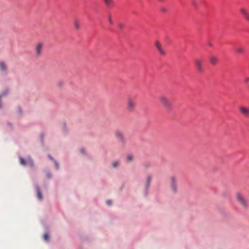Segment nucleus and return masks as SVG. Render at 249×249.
Here are the masks:
<instances>
[{
    "label": "nucleus",
    "instance_id": "1",
    "mask_svg": "<svg viewBox=\"0 0 249 249\" xmlns=\"http://www.w3.org/2000/svg\"><path fill=\"white\" fill-rule=\"evenodd\" d=\"M235 199L237 202L244 209L249 208V203L245 195L240 193L237 192L235 194Z\"/></svg>",
    "mask_w": 249,
    "mask_h": 249
},
{
    "label": "nucleus",
    "instance_id": "2",
    "mask_svg": "<svg viewBox=\"0 0 249 249\" xmlns=\"http://www.w3.org/2000/svg\"><path fill=\"white\" fill-rule=\"evenodd\" d=\"M159 102L166 109H171L172 105L170 101L165 96H161L159 98Z\"/></svg>",
    "mask_w": 249,
    "mask_h": 249
},
{
    "label": "nucleus",
    "instance_id": "3",
    "mask_svg": "<svg viewBox=\"0 0 249 249\" xmlns=\"http://www.w3.org/2000/svg\"><path fill=\"white\" fill-rule=\"evenodd\" d=\"M136 107V103L132 97H128L126 102V110L129 112H133Z\"/></svg>",
    "mask_w": 249,
    "mask_h": 249
},
{
    "label": "nucleus",
    "instance_id": "4",
    "mask_svg": "<svg viewBox=\"0 0 249 249\" xmlns=\"http://www.w3.org/2000/svg\"><path fill=\"white\" fill-rule=\"evenodd\" d=\"M43 45L41 42L37 43L35 47V56L36 58L39 57L41 55Z\"/></svg>",
    "mask_w": 249,
    "mask_h": 249
},
{
    "label": "nucleus",
    "instance_id": "5",
    "mask_svg": "<svg viewBox=\"0 0 249 249\" xmlns=\"http://www.w3.org/2000/svg\"><path fill=\"white\" fill-rule=\"evenodd\" d=\"M239 110L243 116L246 118H249V107L241 106L239 107Z\"/></svg>",
    "mask_w": 249,
    "mask_h": 249
},
{
    "label": "nucleus",
    "instance_id": "6",
    "mask_svg": "<svg viewBox=\"0 0 249 249\" xmlns=\"http://www.w3.org/2000/svg\"><path fill=\"white\" fill-rule=\"evenodd\" d=\"M203 61L202 60L196 58L195 60V65L196 67V70L199 72H202L204 71V69L203 68Z\"/></svg>",
    "mask_w": 249,
    "mask_h": 249
},
{
    "label": "nucleus",
    "instance_id": "7",
    "mask_svg": "<svg viewBox=\"0 0 249 249\" xmlns=\"http://www.w3.org/2000/svg\"><path fill=\"white\" fill-rule=\"evenodd\" d=\"M170 188L174 193H176L177 192V178L174 176L171 177Z\"/></svg>",
    "mask_w": 249,
    "mask_h": 249
},
{
    "label": "nucleus",
    "instance_id": "8",
    "mask_svg": "<svg viewBox=\"0 0 249 249\" xmlns=\"http://www.w3.org/2000/svg\"><path fill=\"white\" fill-rule=\"evenodd\" d=\"M157 50L159 52L160 54L162 56H165L167 54L166 50L163 47L161 44L159 42L157 41Z\"/></svg>",
    "mask_w": 249,
    "mask_h": 249
},
{
    "label": "nucleus",
    "instance_id": "9",
    "mask_svg": "<svg viewBox=\"0 0 249 249\" xmlns=\"http://www.w3.org/2000/svg\"><path fill=\"white\" fill-rule=\"evenodd\" d=\"M239 11L244 19L249 22V11L243 7L240 8Z\"/></svg>",
    "mask_w": 249,
    "mask_h": 249
},
{
    "label": "nucleus",
    "instance_id": "10",
    "mask_svg": "<svg viewBox=\"0 0 249 249\" xmlns=\"http://www.w3.org/2000/svg\"><path fill=\"white\" fill-rule=\"evenodd\" d=\"M103 1L106 6L109 9H111L115 6L113 0H103Z\"/></svg>",
    "mask_w": 249,
    "mask_h": 249
},
{
    "label": "nucleus",
    "instance_id": "11",
    "mask_svg": "<svg viewBox=\"0 0 249 249\" xmlns=\"http://www.w3.org/2000/svg\"><path fill=\"white\" fill-rule=\"evenodd\" d=\"M116 137L122 142H124V140L123 134L119 131H117L115 133Z\"/></svg>",
    "mask_w": 249,
    "mask_h": 249
},
{
    "label": "nucleus",
    "instance_id": "12",
    "mask_svg": "<svg viewBox=\"0 0 249 249\" xmlns=\"http://www.w3.org/2000/svg\"><path fill=\"white\" fill-rule=\"evenodd\" d=\"M209 59H210V63L213 65H216L218 62V58L216 56H214V55L211 56L209 57Z\"/></svg>",
    "mask_w": 249,
    "mask_h": 249
},
{
    "label": "nucleus",
    "instance_id": "13",
    "mask_svg": "<svg viewBox=\"0 0 249 249\" xmlns=\"http://www.w3.org/2000/svg\"><path fill=\"white\" fill-rule=\"evenodd\" d=\"M7 69V67L6 64L3 62H0V70L1 71H6Z\"/></svg>",
    "mask_w": 249,
    "mask_h": 249
},
{
    "label": "nucleus",
    "instance_id": "14",
    "mask_svg": "<svg viewBox=\"0 0 249 249\" xmlns=\"http://www.w3.org/2000/svg\"><path fill=\"white\" fill-rule=\"evenodd\" d=\"M74 25L76 30H79L81 29L80 23L77 19L74 20Z\"/></svg>",
    "mask_w": 249,
    "mask_h": 249
},
{
    "label": "nucleus",
    "instance_id": "15",
    "mask_svg": "<svg viewBox=\"0 0 249 249\" xmlns=\"http://www.w3.org/2000/svg\"><path fill=\"white\" fill-rule=\"evenodd\" d=\"M235 52L238 53V54H242V53H243L244 52V50L243 48L242 47H236L235 49Z\"/></svg>",
    "mask_w": 249,
    "mask_h": 249
},
{
    "label": "nucleus",
    "instance_id": "16",
    "mask_svg": "<svg viewBox=\"0 0 249 249\" xmlns=\"http://www.w3.org/2000/svg\"><path fill=\"white\" fill-rule=\"evenodd\" d=\"M36 191L37 193V197L39 199L41 200L42 199V196L40 190L38 187H36Z\"/></svg>",
    "mask_w": 249,
    "mask_h": 249
},
{
    "label": "nucleus",
    "instance_id": "17",
    "mask_svg": "<svg viewBox=\"0 0 249 249\" xmlns=\"http://www.w3.org/2000/svg\"><path fill=\"white\" fill-rule=\"evenodd\" d=\"M160 12H161L162 13H166L167 12L168 9H167V8L165 6H161L160 8Z\"/></svg>",
    "mask_w": 249,
    "mask_h": 249
},
{
    "label": "nucleus",
    "instance_id": "18",
    "mask_svg": "<svg viewBox=\"0 0 249 249\" xmlns=\"http://www.w3.org/2000/svg\"><path fill=\"white\" fill-rule=\"evenodd\" d=\"M120 162L118 161H115L112 162V165L113 167H117L119 165Z\"/></svg>",
    "mask_w": 249,
    "mask_h": 249
},
{
    "label": "nucleus",
    "instance_id": "19",
    "mask_svg": "<svg viewBox=\"0 0 249 249\" xmlns=\"http://www.w3.org/2000/svg\"><path fill=\"white\" fill-rule=\"evenodd\" d=\"M133 158V156H132L131 155H129L126 157V160L127 162H130L132 160Z\"/></svg>",
    "mask_w": 249,
    "mask_h": 249
},
{
    "label": "nucleus",
    "instance_id": "20",
    "mask_svg": "<svg viewBox=\"0 0 249 249\" xmlns=\"http://www.w3.org/2000/svg\"><path fill=\"white\" fill-rule=\"evenodd\" d=\"M63 85H64L63 82H61V81H59L57 83V87H58L59 88L63 87Z\"/></svg>",
    "mask_w": 249,
    "mask_h": 249
},
{
    "label": "nucleus",
    "instance_id": "21",
    "mask_svg": "<svg viewBox=\"0 0 249 249\" xmlns=\"http://www.w3.org/2000/svg\"><path fill=\"white\" fill-rule=\"evenodd\" d=\"M20 163L22 165H25L26 164V162H25V160H24V159H23L22 158H20Z\"/></svg>",
    "mask_w": 249,
    "mask_h": 249
},
{
    "label": "nucleus",
    "instance_id": "22",
    "mask_svg": "<svg viewBox=\"0 0 249 249\" xmlns=\"http://www.w3.org/2000/svg\"><path fill=\"white\" fill-rule=\"evenodd\" d=\"M44 239L46 241H48L49 239V236L48 234L46 233L44 235Z\"/></svg>",
    "mask_w": 249,
    "mask_h": 249
},
{
    "label": "nucleus",
    "instance_id": "23",
    "mask_svg": "<svg viewBox=\"0 0 249 249\" xmlns=\"http://www.w3.org/2000/svg\"><path fill=\"white\" fill-rule=\"evenodd\" d=\"M108 21L110 24H113V20L110 15L108 16Z\"/></svg>",
    "mask_w": 249,
    "mask_h": 249
},
{
    "label": "nucleus",
    "instance_id": "24",
    "mask_svg": "<svg viewBox=\"0 0 249 249\" xmlns=\"http://www.w3.org/2000/svg\"><path fill=\"white\" fill-rule=\"evenodd\" d=\"M244 82L246 84H248L249 82V77H245L244 79Z\"/></svg>",
    "mask_w": 249,
    "mask_h": 249
},
{
    "label": "nucleus",
    "instance_id": "25",
    "mask_svg": "<svg viewBox=\"0 0 249 249\" xmlns=\"http://www.w3.org/2000/svg\"><path fill=\"white\" fill-rule=\"evenodd\" d=\"M107 203L108 205H111V200H107Z\"/></svg>",
    "mask_w": 249,
    "mask_h": 249
},
{
    "label": "nucleus",
    "instance_id": "26",
    "mask_svg": "<svg viewBox=\"0 0 249 249\" xmlns=\"http://www.w3.org/2000/svg\"><path fill=\"white\" fill-rule=\"evenodd\" d=\"M147 184L149 185V183H150V178L148 177V178H147Z\"/></svg>",
    "mask_w": 249,
    "mask_h": 249
},
{
    "label": "nucleus",
    "instance_id": "27",
    "mask_svg": "<svg viewBox=\"0 0 249 249\" xmlns=\"http://www.w3.org/2000/svg\"><path fill=\"white\" fill-rule=\"evenodd\" d=\"M160 2H164L166 1V0H158Z\"/></svg>",
    "mask_w": 249,
    "mask_h": 249
},
{
    "label": "nucleus",
    "instance_id": "28",
    "mask_svg": "<svg viewBox=\"0 0 249 249\" xmlns=\"http://www.w3.org/2000/svg\"><path fill=\"white\" fill-rule=\"evenodd\" d=\"M80 151L82 153H84V149H81L80 150Z\"/></svg>",
    "mask_w": 249,
    "mask_h": 249
},
{
    "label": "nucleus",
    "instance_id": "29",
    "mask_svg": "<svg viewBox=\"0 0 249 249\" xmlns=\"http://www.w3.org/2000/svg\"><path fill=\"white\" fill-rule=\"evenodd\" d=\"M55 164H56V168L58 169V163L57 162H55Z\"/></svg>",
    "mask_w": 249,
    "mask_h": 249
},
{
    "label": "nucleus",
    "instance_id": "30",
    "mask_svg": "<svg viewBox=\"0 0 249 249\" xmlns=\"http://www.w3.org/2000/svg\"><path fill=\"white\" fill-rule=\"evenodd\" d=\"M209 45L210 46H211V47H212V46H213L212 44V43H209Z\"/></svg>",
    "mask_w": 249,
    "mask_h": 249
},
{
    "label": "nucleus",
    "instance_id": "31",
    "mask_svg": "<svg viewBox=\"0 0 249 249\" xmlns=\"http://www.w3.org/2000/svg\"><path fill=\"white\" fill-rule=\"evenodd\" d=\"M48 177H49V178L51 177V175H48Z\"/></svg>",
    "mask_w": 249,
    "mask_h": 249
},
{
    "label": "nucleus",
    "instance_id": "32",
    "mask_svg": "<svg viewBox=\"0 0 249 249\" xmlns=\"http://www.w3.org/2000/svg\"><path fill=\"white\" fill-rule=\"evenodd\" d=\"M119 27H120V28H121V27H122V25H119Z\"/></svg>",
    "mask_w": 249,
    "mask_h": 249
},
{
    "label": "nucleus",
    "instance_id": "33",
    "mask_svg": "<svg viewBox=\"0 0 249 249\" xmlns=\"http://www.w3.org/2000/svg\"><path fill=\"white\" fill-rule=\"evenodd\" d=\"M166 39L167 40H168V38L167 37H166Z\"/></svg>",
    "mask_w": 249,
    "mask_h": 249
}]
</instances>
